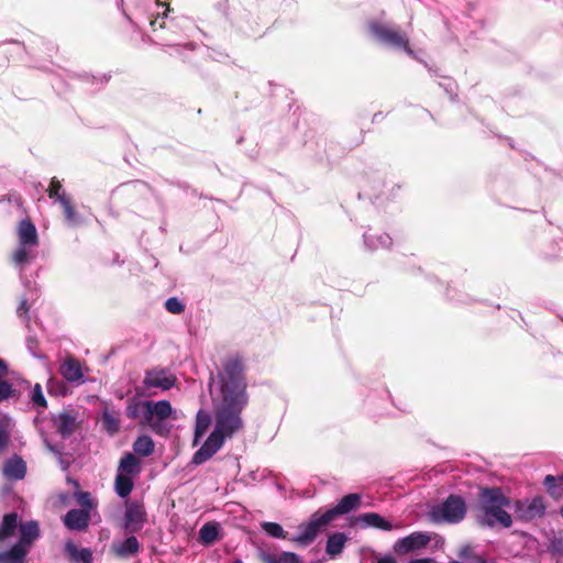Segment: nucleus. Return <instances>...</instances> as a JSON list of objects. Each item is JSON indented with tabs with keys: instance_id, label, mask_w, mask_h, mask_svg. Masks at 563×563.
Returning <instances> with one entry per match:
<instances>
[{
	"instance_id": "f257e3e1",
	"label": "nucleus",
	"mask_w": 563,
	"mask_h": 563,
	"mask_svg": "<svg viewBox=\"0 0 563 563\" xmlns=\"http://www.w3.org/2000/svg\"><path fill=\"white\" fill-rule=\"evenodd\" d=\"M209 389L214 416V428L201 448L194 454L191 463L200 465L210 460L223 445L243 430L242 411L249 402L244 367L239 358L223 364L217 378L211 377Z\"/></svg>"
},
{
	"instance_id": "f03ea898",
	"label": "nucleus",
	"mask_w": 563,
	"mask_h": 563,
	"mask_svg": "<svg viewBox=\"0 0 563 563\" xmlns=\"http://www.w3.org/2000/svg\"><path fill=\"white\" fill-rule=\"evenodd\" d=\"M510 498L499 487H483L478 492L477 501L473 507L476 522L481 527L510 528L511 515L506 510L510 506Z\"/></svg>"
},
{
	"instance_id": "7ed1b4c3",
	"label": "nucleus",
	"mask_w": 563,
	"mask_h": 563,
	"mask_svg": "<svg viewBox=\"0 0 563 563\" xmlns=\"http://www.w3.org/2000/svg\"><path fill=\"white\" fill-rule=\"evenodd\" d=\"M125 415L130 419L142 418V422L159 437L169 434L172 426L167 424L168 420L178 419L176 409L165 399L131 401L125 408Z\"/></svg>"
},
{
	"instance_id": "20e7f679",
	"label": "nucleus",
	"mask_w": 563,
	"mask_h": 563,
	"mask_svg": "<svg viewBox=\"0 0 563 563\" xmlns=\"http://www.w3.org/2000/svg\"><path fill=\"white\" fill-rule=\"evenodd\" d=\"M77 427V417L73 411H63L59 413L51 415L49 418H44L37 423V429L45 443V446L58 459V463L63 471H67L70 464L69 457L62 453V448L53 444L51 434L54 432L60 434L62 438L71 435Z\"/></svg>"
},
{
	"instance_id": "39448f33",
	"label": "nucleus",
	"mask_w": 563,
	"mask_h": 563,
	"mask_svg": "<svg viewBox=\"0 0 563 563\" xmlns=\"http://www.w3.org/2000/svg\"><path fill=\"white\" fill-rule=\"evenodd\" d=\"M367 31L371 38L377 44L388 48L404 51L409 56L417 58L416 53L409 45L407 33L400 31L398 27L382 19H372L367 22Z\"/></svg>"
},
{
	"instance_id": "423d86ee",
	"label": "nucleus",
	"mask_w": 563,
	"mask_h": 563,
	"mask_svg": "<svg viewBox=\"0 0 563 563\" xmlns=\"http://www.w3.org/2000/svg\"><path fill=\"white\" fill-rule=\"evenodd\" d=\"M16 236L18 245L12 254V261L16 267L23 269L37 257V230L29 219H24L19 222Z\"/></svg>"
},
{
	"instance_id": "0eeeda50",
	"label": "nucleus",
	"mask_w": 563,
	"mask_h": 563,
	"mask_svg": "<svg viewBox=\"0 0 563 563\" xmlns=\"http://www.w3.org/2000/svg\"><path fill=\"white\" fill-rule=\"evenodd\" d=\"M142 465L133 453H125L118 465L114 490L121 498H126L134 487V478L140 475Z\"/></svg>"
},
{
	"instance_id": "6e6552de",
	"label": "nucleus",
	"mask_w": 563,
	"mask_h": 563,
	"mask_svg": "<svg viewBox=\"0 0 563 563\" xmlns=\"http://www.w3.org/2000/svg\"><path fill=\"white\" fill-rule=\"evenodd\" d=\"M20 540L5 552H0V563H24L32 542L38 538L40 529L36 521L20 525Z\"/></svg>"
},
{
	"instance_id": "1a4fd4ad",
	"label": "nucleus",
	"mask_w": 563,
	"mask_h": 563,
	"mask_svg": "<svg viewBox=\"0 0 563 563\" xmlns=\"http://www.w3.org/2000/svg\"><path fill=\"white\" fill-rule=\"evenodd\" d=\"M466 515V505L462 497L450 495L444 503L435 506L430 511V518L433 522L457 523Z\"/></svg>"
},
{
	"instance_id": "9d476101",
	"label": "nucleus",
	"mask_w": 563,
	"mask_h": 563,
	"mask_svg": "<svg viewBox=\"0 0 563 563\" xmlns=\"http://www.w3.org/2000/svg\"><path fill=\"white\" fill-rule=\"evenodd\" d=\"M177 382V377L167 368H152L145 372L143 386L145 389L157 388L163 391L172 389Z\"/></svg>"
},
{
	"instance_id": "9b49d317",
	"label": "nucleus",
	"mask_w": 563,
	"mask_h": 563,
	"mask_svg": "<svg viewBox=\"0 0 563 563\" xmlns=\"http://www.w3.org/2000/svg\"><path fill=\"white\" fill-rule=\"evenodd\" d=\"M514 508L517 518L522 521L540 518L545 511L543 498L540 496H536L532 499L516 500Z\"/></svg>"
},
{
	"instance_id": "f8f14e48",
	"label": "nucleus",
	"mask_w": 563,
	"mask_h": 563,
	"mask_svg": "<svg viewBox=\"0 0 563 563\" xmlns=\"http://www.w3.org/2000/svg\"><path fill=\"white\" fill-rule=\"evenodd\" d=\"M330 522L331 521H324L323 514H314L308 523L300 527V533L296 536L292 541L307 545L317 537L320 529Z\"/></svg>"
},
{
	"instance_id": "ddd939ff",
	"label": "nucleus",
	"mask_w": 563,
	"mask_h": 563,
	"mask_svg": "<svg viewBox=\"0 0 563 563\" xmlns=\"http://www.w3.org/2000/svg\"><path fill=\"white\" fill-rule=\"evenodd\" d=\"M431 540V537L426 532H413L394 544V551L397 554H407L413 550L424 548Z\"/></svg>"
},
{
	"instance_id": "4468645a",
	"label": "nucleus",
	"mask_w": 563,
	"mask_h": 563,
	"mask_svg": "<svg viewBox=\"0 0 563 563\" xmlns=\"http://www.w3.org/2000/svg\"><path fill=\"white\" fill-rule=\"evenodd\" d=\"M361 503L358 494H349L340 499L334 508L323 512L324 521H333L338 516L349 514L356 509Z\"/></svg>"
},
{
	"instance_id": "2eb2a0df",
	"label": "nucleus",
	"mask_w": 563,
	"mask_h": 563,
	"mask_svg": "<svg viewBox=\"0 0 563 563\" xmlns=\"http://www.w3.org/2000/svg\"><path fill=\"white\" fill-rule=\"evenodd\" d=\"M2 474L9 481L23 479L26 474V464L22 457L14 455L4 462Z\"/></svg>"
},
{
	"instance_id": "dca6fc26",
	"label": "nucleus",
	"mask_w": 563,
	"mask_h": 563,
	"mask_svg": "<svg viewBox=\"0 0 563 563\" xmlns=\"http://www.w3.org/2000/svg\"><path fill=\"white\" fill-rule=\"evenodd\" d=\"M145 521V511L142 506L133 504L126 508L124 529L130 532L139 531Z\"/></svg>"
},
{
	"instance_id": "f3484780",
	"label": "nucleus",
	"mask_w": 563,
	"mask_h": 563,
	"mask_svg": "<svg viewBox=\"0 0 563 563\" xmlns=\"http://www.w3.org/2000/svg\"><path fill=\"white\" fill-rule=\"evenodd\" d=\"M90 515L85 509H71L64 517L65 526L70 530H84L88 527Z\"/></svg>"
},
{
	"instance_id": "a211bd4d",
	"label": "nucleus",
	"mask_w": 563,
	"mask_h": 563,
	"mask_svg": "<svg viewBox=\"0 0 563 563\" xmlns=\"http://www.w3.org/2000/svg\"><path fill=\"white\" fill-rule=\"evenodd\" d=\"M112 551L117 556L128 558L139 553L140 543L134 536H131L123 541H114L112 543Z\"/></svg>"
},
{
	"instance_id": "6ab92c4d",
	"label": "nucleus",
	"mask_w": 563,
	"mask_h": 563,
	"mask_svg": "<svg viewBox=\"0 0 563 563\" xmlns=\"http://www.w3.org/2000/svg\"><path fill=\"white\" fill-rule=\"evenodd\" d=\"M364 244L371 251L388 249L391 245V239L386 233H378L368 230L364 233Z\"/></svg>"
},
{
	"instance_id": "aec40b11",
	"label": "nucleus",
	"mask_w": 563,
	"mask_h": 563,
	"mask_svg": "<svg viewBox=\"0 0 563 563\" xmlns=\"http://www.w3.org/2000/svg\"><path fill=\"white\" fill-rule=\"evenodd\" d=\"M60 374L63 377L70 383L82 382V371L78 361L74 358H67L60 365Z\"/></svg>"
},
{
	"instance_id": "412c9836",
	"label": "nucleus",
	"mask_w": 563,
	"mask_h": 563,
	"mask_svg": "<svg viewBox=\"0 0 563 563\" xmlns=\"http://www.w3.org/2000/svg\"><path fill=\"white\" fill-rule=\"evenodd\" d=\"M357 522L362 527H373L384 531H390L393 525L376 512H367L358 516Z\"/></svg>"
},
{
	"instance_id": "4be33fe9",
	"label": "nucleus",
	"mask_w": 563,
	"mask_h": 563,
	"mask_svg": "<svg viewBox=\"0 0 563 563\" xmlns=\"http://www.w3.org/2000/svg\"><path fill=\"white\" fill-rule=\"evenodd\" d=\"M59 205L63 208L65 221L68 227L74 228L82 223V219L76 211L69 196H62Z\"/></svg>"
},
{
	"instance_id": "5701e85b",
	"label": "nucleus",
	"mask_w": 563,
	"mask_h": 563,
	"mask_svg": "<svg viewBox=\"0 0 563 563\" xmlns=\"http://www.w3.org/2000/svg\"><path fill=\"white\" fill-rule=\"evenodd\" d=\"M210 424H211V417H210V415L206 410L200 409L197 412V416H196L194 445L198 444L200 439L208 431Z\"/></svg>"
},
{
	"instance_id": "b1692460",
	"label": "nucleus",
	"mask_w": 563,
	"mask_h": 563,
	"mask_svg": "<svg viewBox=\"0 0 563 563\" xmlns=\"http://www.w3.org/2000/svg\"><path fill=\"white\" fill-rule=\"evenodd\" d=\"M155 450V443L150 435H139L133 442V451L135 454L147 457L153 454Z\"/></svg>"
},
{
	"instance_id": "393cba45",
	"label": "nucleus",
	"mask_w": 563,
	"mask_h": 563,
	"mask_svg": "<svg viewBox=\"0 0 563 563\" xmlns=\"http://www.w3.org/2000/svg\"><path fill=\"white\" fill-rule=\"evenodd\" d=\"M65 551L75 562L92 563V553L87 548L78 549L74 543L68 542Z\"/></svg>"
},
{
	"instance_id": "a878e982",
	"label": "nucleus",
	"mask_w": 563,
	"mask_h": 563,
	"mask_svg": "<svg viewBox=\"0 0 563 563\" xmlns=\"http://www.w3.org/2000/svg\"><path fill=\"white\" fill-rule=\"evenodd\" d=\"M346 537L344 533L336 532L331 534L327 541V553L334 556L340 554L345 545Z\"/></svg>"
},
{
	"instance_id": "bb28decb",
	"label": "nucleus",
	"mask_w": 563,
	"mask_h": 563,
	"mask_svg": "<svg viewBox=\"0 0 563 563\" xmlns=\"http://www.w3.org/2000/svg\"><path fill=\"white\" fill-rule=\"evenodd\" d=\"M18 527V515L15 512L7 514L0 525V541L12 536Z\"/></svg>"
},
{
	"instance_id": "cd10ccee",
	"label": "nucleus",
	"mask_w": 563,
	"mask_h": 563,
	"mask_svg": "<svg viewBox=\"0 0 563 563\" xmlns=\"http://www.w3.org/2000/svg\"><path fill=\"white\" fill-rule=\"evenodd\" d=\"M219 528L217 523H205L199 530V539L205 544H211L218 539Z\"/></svg>"
},
{
	"instance_id": "c85d7f7f",
	"label": "nucleus",
	"mask_w": 563,
	"mask_h": 563,
	"mask_svg": "<svg viewBox=\"0 0 563 563\" xmlns=\"http://www.w3.org/2000/svg\"><path fill=\"white\" fill-rule=\"evenodd\" d=\"M11 429V418L7 415H0V452L8 445Z\"/></svg>"
},
{
	"instance_id": "c756f323",
	"label": "nucleus",
	"mask_w": 563,
	"mask_h": 563,
	"mask_svg": "<svg viewBox=\"0 0 563 563\" xmlns=\"http://www.w3.org/2000/svg\"><path fill=\"white\" fill-rule=\"evenodd\" d=\"M265 563H300V558L292 552L264 555Z\"/></svg>"
},
{
	"instance_id": "7c9ffc66",
	"label": "nucleus",
	"mask_w": 563,
	"mask_h": 563,
	"mask_svg": "<svg viewBox=\"0 0 563 563\" xmlns=\"http://www.w3.org/2000/svg\"><path fill=\"white\" fill-rule=\"evenodd\" d=\"M102 423L107 432L111 435L115 434L120 429V420L114 413L108 410L102 415Z\"/></svg>"
},
{
	"instance_id": "2f4dec72",
	"label": "nucleus",
	"mask_w": 563,
	"mask_h": 563,
	"mask_svg": "<svg viewBox=\"0 0 563 563\" xmlns=\"http://www.w3.org/2000/svg\"><path fill=\"white\" fill-rule=\"evenodd\" d=\"M48 197L55 202L60 203L62 196H67L65 190L63 189L62 183L56 178H52L48 189H47Z\"/></svg>"
},
{
	"instance_id": "473e14b6",
	"label": "nucleus",
	"mask_w": 563,
	"mask_h": 563,
	"mask_svg": "<svg viewBox=\"0 0 563 563\" xmlns=\"http://www.w3.org/2000/svg\"><path fill=\"white\" fill-rule=\"evenodd\" d=\"M261 527L268 536H271L273 538H278V539L286 538V533L279 523L264 521L261 523Z\"/></svg>"
},
{
	"instance_id": "72a5a7b5",
	"label": "nucleus",
	"mask_w": 563,
	"mask_h": 563,
	"mask_svg": "<svg viewBox=\"0 0 563 563\" xmlns=\"http://www.w3.org/2000/svg\"><path fill=\"white\" fill-rule=\"evenodd\" d=\"M544 485L551 494H563V475L558 478L552 475H548L544 479Z\"/></svg>"
},
{
	"instance_id": "f704fd0d",
	"label": "nucleus",
	"mask_w": 563,
	"mask_h": 563,
	"mask_svg": "<svg viewBox=\"0 0 563 563\" xmlns=\"http://www.w3.org/2000/svg\"><path fill=\"white\" fill-rule=\"evenodd\" d=\"M31 400L34 406L46 408V399L44 397L42 387L40 384H35L31 391Z\"/></svg>"
},
{
	"instance_id": "c9c22d12",
	"label": "nucleus",
	"mask_w": 563,
	"mask_h": 563,
	"mask_svg": "<svg viewBox=\"0 0 563 563\" xmlns=\"http://www.w3.org/2000/svg\"><path fill=\"white\" fill-rule=\"evenodd\" d=\"M165 308L173 314H179L185 310V305L176 297H170L165 301Z\"/></svg>"
},
{
	"instance_id": "e433bc0d",
	"label": "nucleus",
	"mask_w": 563,
	"mask_h": 563,
	"mask_svg": "<svg viewBox=\"0 0 563 563\" xmlns=\"http://www.w3.org/2000/svg\"><path fill=\"white\" fill-rule=\"evenodd\" d=\"M12 394V385L5 380H0V401L10 398Z\"/></svg>"
},
{
	"instance_id": "4c0bfd02",
	"label": "nucleus",
	"mask_w": 563,
	"mask_h": 563,
	"mask_svg": "<svg viewBox=\"0 0 563 563\" xmlns=\"http://www.w3.org/2000/svg\"><path fill=\"white\" fill-rule=\"evenodd\" d=\"M78 504L84 507L85 510L92 508V500L89 493H78L77 495Z\"/></svg>"
},
{
	"instance_id": "58836bf2",
	"label": "nucleus",
	"mask_w": 563,
	"mask_h": 563,
	"mask_svg": "<svg viewBox=\"0 0 563 563\" xmlns=\"http://www.w3.org/2000/svg\"><path fill=\"white\" fill-rule=\"evenodd\" d=\"M7 374H8V366H7L5 362L2 358H0V380H2V378L4 376H7Z\"/></svg>"
},
{
	"instance_id": "ea45409f",
	"label": "nucleus",
	"mask_w": 563,
	"mask_h": 563,
	"mask_svg": "<svg viewBox=\"0 0 563 563\" xmlns=\"http://www.w3.org/2000/svg\"><path fill=\"white\" fill-rule=\"evenodd\" d=\"M29 310V307L26 306V300H22L18 307V314L22 316L25 314Z\"/></svg>"
},
{
	"instance_id": "a19ab883",
	"label": "nucleus",
	"mask_w": 563,
	"mask_h": 563,
	"mask_svg": "<svg viewBox=\"0 0 563 563\" xmlns=\"http://www.w3.org/2000/svg\"><path fill=\"white\" fill-rule=\"evenodd\" d=\"M376 563H397L391 555H384L377 560Z\"/></svg>"
},
{
	"instance_id": "79ce46f5",
	"label": "nucleus",
	"mask_w": 563,
	"mask_h": 563,
	"mask_svg": "<svg viewBox=\"0 0 563 563\" xmlns=\"http://www.w3.org/2000/svg\"><path fill=\"white\" fill-rule=\"evenodd\" d=\"M155 4H156V7H157V9H158V10H159V9H164V11H163V13H162V19H164V18L166 16V12L168 11V8L166 7V4H165V3L159 2V1H156V3H155Z\"/></svg>"
},
{
	"instance_id": "37998d69",
	"label": "nucleus",
	"mask_w": 563,
	"mask_h": 563,
	"mask_svg": "<svg viewBox=\"0 0 563 563\" xmlns=\"http://www.w3.org/2000/svg\"><path fill=\"white\" fill-rule=\"evenodd\" d=\"M157 18L154 20V21H151V25L154 27L156 25V23L158 22V20L161 19V12L157 11Z\"/></svg>"
},
{
	"instance_id": "c03bdc74",
	"label": "nucleus",
	"mask_w": 563,
	"mask_h": 563,
	"mask_svg": "<svg viewBox=\"0 0 563 563\" xmlns=\"http://www.w3.org/2000/svg\"><path fill=\"white\" fill-rule=\"evenodd\" d=\"M426 560H412L410 563H426Z\"/></svg>"
},
{
	"instance_id": "a18cd8bd",
	"label": "nucleus",
	"mask_w": 563,
	"mask_h": 563,
	"mask_svg": "<svg viewBox=\"0 0 563 563\" xmlns=\"http://www.w3.org/2000/svg\"><path fill=\"white\" fill-rule=\"evenodd\" d=\"M560 514H561V516L563 517V506H562V507H561V509H560Z\"/></svg>"
},
{
	"instance_id": "49530a36",
	"label": "nucleus",
	"mask_w": 563,
	"mask_h": 563,
	"mask_svg": "<svg viewBox=\"0 0 563 563\" xmlns=\"http://www.w3.org/2000/svg\"><path fill=\"white\" fill-rule=\"evenodd\" d=\"M233 563H243L241 560H235Z\"/></svg>"
}]
</instances>
